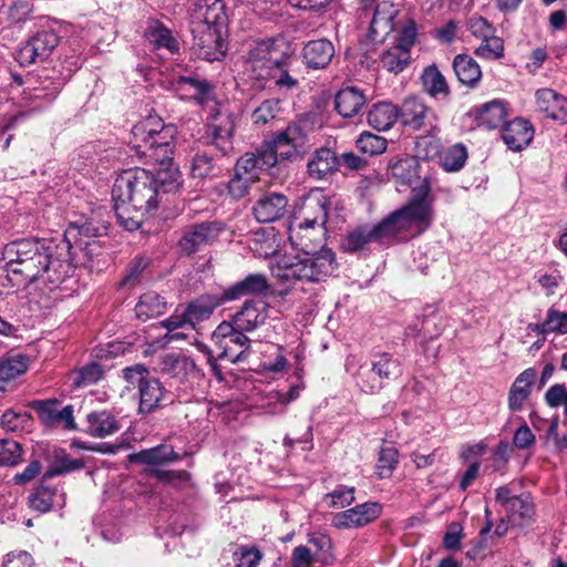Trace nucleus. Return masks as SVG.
<instances>
[{
  "instance_id": "nucleus-3",
  "label": "nucleus",
  "mask_w": 567,
  "mask_h": 567,
  "mask_svg": "<svg viewBox=\"0 0 567 567\" xmlns=\"http://www.w3.org/2000/svg\"><path fill=\"white\" fill-rule=\"evenodd\" d=\"M291 245L298 250L296 255L285 254L271 266L272 276L282 284L322 282L337 269L336 254L324 246L316 249L308 236L299 231L289 235Z\"/></svg>"
},
{
  "instance_id": "nucleus-8",
  "label": "nucleus",
  "mask_w": 567,
  "mask_h": 567,
  "mask_svg": "<svg viewBox=\"0 0 567 567\" xmlns=\"http://www.w3.org/2000/svg\"><path fill=\"white\" fill-rule=\"evenodd\" d=\"M109 224L106 221L96 220L94 218L87 219L81 224L73 223L65 231V236L61 241H68L71 246V240L74 246L81 249L85 256L91 258L95 254L94 238L106 236Z\"/></svg>"
},
{
  "instance_id": "nucleus-52",
  "label": "nucleus",
  "mask_w": 567,
  "mask_h": 567,
  "mask_svg": "<svg viewBox=\"0 0 567 567\" xmlns=\"http://www.w3.org/2000/svg\"><path fill=\"white\" fill-rule=\"evenodd\" d=\"M357 147L370 156L382 154L386 150V140L370 132H363L357 140Z\"/></svg>"
},
{
  "instance_id": "nucleus-54",
  "label": "nucleus",
  "mask_w": 567,
  "mask_h": 567,
  "mask_svg": "<svg viewBox=\"0 0 567 567\" xmlns=\"http://www.w3.org/2000/svg\"><path fill=\"white\" fill-rule=\"evenodd\" d=\"M399 452L394 447L381 449L377 463V474L380 478H386L392 475L398 464Z\"/></svg>"
},
{
  "instance_id": "nucleus-28",
  "label": "nucleus",
  "mask_w": 567,
  "mask_h": 567,
  "mask_svg": "<svg viewBox=\"0 0 567 567\" xmlns=\"http://www.w3.org/2000/svg\"><path fill=\"white\" fill-rule=\"evenodd\" d=\"M235 327L245 332L255 330L264 324L268 318L266 303L262 301L247 300L239 311L234 315Z\"/></svg>"
},
{
  "instance_id": "nucleus-9",
  "label": "nucleus",
  "mask_w": 567,
  "mask_h": 567,
  "mask_svg": "<svg viewBox=\"0 0 567 567\" xmlns=\"http://www.w3.org/2000/svg\"><path fill=\"white\" fill-rule=\"evenodd\" d=\"M223 230L224 225L220 221L193 224L185 228L178 243L179 248L184 254L193 255L214 243Z\"/></svg>"
},
{
  "instance_id": "nucleus-25",
  "label": "nucleus",
  "mask_w": 567,
  "mask_h": 567,
  "mask_svg": "<svg viewBox=\"0 0 567 567\" xmlns=\"http://www.w3.org/2000/svg\"><path fill=\"white\" fill-rule=\"evenodd\" d=\"M334 45L330 40H311L303 45L302 61L309 69H326L334 56Z\"/></svg>"
},
{
  "instance_id": "nucleus-21",
  "label": "nucleus",
  "mask_w": 567,
  "mask_h": 567,
  "mask_svg": "<svg viewBox=\"0 0 567 567\" xmlns=\"http://www.w3.org/2000/svg\"><path fill=\"white\" fill-rule=\"evenodd\" d=\"M226 299L221 293H205L192 300L185 308L186 321L194 329L197 323L210 318L215 309L226 303Z\"/></svg>"
},
{
  "instance_id": "nucleus-39",
  "label": "nucleus",
  "mask_w": 567,
  "mask_h": 567,
  "mask_svg": "<svg viewBox=\"0 0 567 567\" xmlns=\"http://www.w3.org/2000/svg\"><path fill=\"white\" fill-rule=\"evenodd\" d=\"M162 373L172 378L183 379L195 372L196 364L193 359L182 353H167L161 358Z\"/></svg>"
},
{
  "instance_id": "nucleus-47",
  "label": "nucleus",
  "mask_w": 567,
  "mask_h": 567,
  "mask_svg": "<svg viewBox=\"0 0 567 567\" xmlns=\"http://www.w3.org/2000/svg\"><path fill=\"white\" fill-rule=\"evenodd\" d=\"M65 80L54 70H44L31 79V85L45 92L49 100H55Z\"/></svg>"
},
{
  "instance_id": "nucleus-10",
  "label": "nucleus",
  "mask_w": 567,
  "mask_h": 567,
  "mask_svg": "<svg viewBox=\"0 0 567 567\" xmlns=\"http://www.w3.org/2000/svg\"><path fill=\"white\" fill-rule=\"evenodd\" d=\"M227 14L223 0H197L192 13V28L204 30H226Z\"/></svg>"
},
{
  "instance_id": "nucleus-45",
  "label": "nucleus",
  "mask_w": 567,
  "mask_h": 567,
  "mask_svg": "<svg viewBox=\"0 0 567 567\" xmlns=\"http://www.w3.org/2000/svg\"><path fill=\"white\" fill-rule=\"evenodd\" d=\"M145 38L156 49H167L171 53L179 50L178 42L173 38L171 31L157 21L147 27Z\"/></svg>"
},
{
  "instance_id": "nucleus-4",
  "label": "nucleus",
  "mask_w": 567,
  "mask_h": 567,
  "mask_svg": "<svg viewBox=\"0 0 567 567\" xmlns=\"http://www.w3.org/2000/svg\"><path fill=\"white\" fill-rule=\"evenodd\" d=\"M122 378L127 389L136 388L138 395V414H151L173 402L171 393L156 377L151 374L148 368L135 363L122 370Z\"/></svg>"
},
{
  "instance_id": "nucleus-2",
  "label": "nucleus",
  "mask_w": 567,
  "mask_h": 567,
  "mask_svg": "<svg viewBox=\"0 0 567 567\" xmlns=\"http://www.w3.org/2000/svg\"><path fill=\"white\" fill-rule=\"evenodd\" d=\"M2 258L8 280L18 287L40 281L53 290L75 271L68 241L38 237L14 240L4 246Z\"/></svg>"
},
{
  "instance_id": "nucleus-19",
  "label": "nucleus",
  "mask_w": 567,
  "mask_h": 567,
  "mask_svg": "<svg viewBox=\"0 0 567 567\" xmlns=\"http://www.w3.org/2000/svg\"><path fill=\"white\" fill-rule=\"evenodd\" d=\"M280 141L286 143V145L289 143L292 145L291 151L280 153L282 161H299L303 158L311 147L309 135L299 123H291L285 131L278 132L277 143L280 144Z\"/></svg>"
},
{
  "instance_id": "nucleus-35",
  "label": "nucleus",
  "mask_w": 567,
  "mask_h": 567,
  "mask_svg": "<svg viewBox=\"0 0 567 567\" xmlns=\"http://www.w3.org/2000/svg\"><path fill=\"white\" fill-rule=\"evenodd\" d=\"M30 359L23 353H9L0 359V393L6 391V384L24 374L29 369Z\"/></svg>"
},
{
  "instance_id": "nucleus-57",
  "label": "nucleus",
  "mask_w": 567,
  "mask_h": 567,
  "mask_svg": "<svg viewBox=\"0 0 567 567\" xmlns=\"http://www.w3.org/2000/svg\"><path fill=\"white\" fill-rule=\"evenodd\" d=\"M261 559L262 554L256 546H239L234 553L237 567H257Z\"/></svg>"
},
{
  "instance_id": "nucleus-53",
  "label": "nucleus",
  "mask_w": 567,
  "mask_h": 567,
  "mask_svg": "<svg viewBox=\"0 0 567 567\" xmlns=\"http://www.w3.org/2000/svg\"><path fill=\"white\" fill-rule=\"evenodd\" d=\"M474 53L485 60H497L504 55V41L495 34L483 39Z\"/></svg>"
},
{
  "instance_id": "nucleus-38",
  "label": "nucleus",
  "mask_w": 567,
  "mask_h": 567,
  "mask_svg": "<svg viewBox=\"0 0 567 567\" xmlns=\"http://www.w3.org/2000/svg\"><path fill=\"white\" fill-rule=\"evenodd\" d=\"M365 104L364 94L355 87H346L334 97V109L342 117H352Z\"/></svg>"
},
{
  "instance_id": "nucleus-62",
  "label": "nucleus",
  "mask_w": 567,
  "mask_h": 567,
  "mask_svg": "<svg viewBox=\"0 0 567 567\" xmlns=\"http://www.w3.org/2000/svg\"><path fill=\"white\" fill-rule=\"evenodd\" d=\"M23 100L28 102L32 110H41L49 106L54 100H49L45 92L37 89L33 85L28 86L23 92Z\"/></svg>"
},
{
  "instance_id": "nucleus-48",
  "label": "nucleus",
  "mask_w": 567,
  "mask_h": 567,
  "mask_svg": "<svg viewBox=\"0 0 567 567\" xmlns=\"http://www.w3.org/2000/svg\"><path fill=\"white\" fill-rule=\"evenodd\" d=\"M281 112L280 100L272 97L262 101L251 113L255 125H266L277 118Z\"/></svg>"
},
{
  "instance_id": "nucleus-23",
  "label": "nucleus",
  "mask_w": 567,
  "mask_h": 567,
  "mask_svg": "<svg viewBox=\"0 0 567 567\" xmlns=\"http://www.w3.org/2000/svg\"><path fill=\"white\" fill-rule=\"evenodd\" d=\"M270 286L264 274H249L244 279L227 287L223 295L227 302L248 296L265 295Z\"/></svg>"
},
{
  "instance_id": "nucleus-15",
  "label": "nucleus",
  "mask_w": 567,
  "mask_h": 567,
  "mask_svg": "<svg viewBox=\"0 0 567 567\" xmlns=\"http://www.w3.org/2000/svg\"><path fill=\"white\" fill-rule=\"evenodd\" d=\"M433 111L420 99L408 97L399 107V122L411 131H420L427 125L433 127Z\"/></svg>"
},
{
  "instance_id": "nucleus-34",
  "label": "nucleus",
  "mask_w": 567,
  "mask_h": 567,
  "mask_svg": "<svg viewBox=\"0 0 567 567\" xmlns=\"http://www.w3.org/2000/svg\"><path fill=\"white\" fill-rule=\"evenodd\" d=\"M250 352V339L240 330L233 338L225 341L219 348L217 360H227L230 363L247 361Z\"/></svg>"
},
{
  "instance_id": "nucleus-17",
  "label": "nucleus",
  "mask_w": 567,
  "mask_h": 567,
  "mask_svg": "<svg viewBox=\"0 0 567 567\" xmlns=\"http://www.w3.org/2000/svg\"><path fill=\"white\" fill-rule=\"evenodd\" d=\"M32 409L38 413L40 421L47 426L62 425L65 430H75L73 406L66 405L59 410L58 400L33 401Z\"/></svg>"
},
{
  "instance_id": "nucleus-51",
  "label": "nucleus",
  "mask_w": 567,
  "mask_h": 567,
  "mask_svg": "<svg viewBox=\"0 0 567 567\" xmlns=\"http://www.w3.org/2000/svg\"><path fill=\"white\" fill-rule=\"evenodd\" d=\"M466 159V147L463 144H455L442 155L441 165L446 172H457L464 166Z\"/></svg>"
},
{
  "instance_id": "nucleus-13",
  "label": "nucleus",
  "mask_w": 567,
  "mask_h": 567,
  "mask_svg": "<svg viewBox=\"0 0 567 567\" xmlns=\"http://www.w3.org/2000/svg\"><path fill=\"white\" fill-rule=\"evenodd\" d=\"M282 53L275 47L271 39L255 42L247 52V65L257 80L282 58Z\"/></svg>"
},
{
  "instance_id": "nucleus-27",
  "label": "nucleus",
  "mask_w": 567,
  "mask_h": 567,
  "mask_svg": "<svg viewBox=\"0 0 567 567\" xmlns=\"http://www.w3.org/2000/svg\"><path fill=\"white\" fill-rule=\"evenodd\" d=\"M233 124L229 120L223 123H209L205 134L202 136L203 144L213 147L220 156H227L234 151Z\"/></svg>"
},
{
  "instance_id": "nucleus-40",
  "label": "nucleus",
  "mask_w": 567,
  "mask_h": 567,
  "mask_svg": "<svg viewBox=\"0 0 567 567\" xmlns=\"http://www.w3.org/2000/svg\"><path fill=\"white\" fill-rule=\"evenodd\" d=\"M167 302L155 291H147L140 297L135 306L136 317L142 321L159 317L166 311Z\"/></svg>"
},
{
  "instance_id": "nucleus-31",
  "label": "nucleus",
  "mask_w": 567,
  "mask_h": 567,
  "mask_svg": "<svg viewBox=\"0 0 567 567\" xmlns=\"http://www.w3.org/2000/svg\"><path fill=\"white\" fill-rule=\"evenodd\" d=\"M260 80L270 82L274 84V89L280 93L292 92L299 86V81L297 78L291 75L288 59L284 55L276 64L268 68V71L265 74H261Z\"/></svg>"
},
{
  "instance_id": "nucleus-37",
  "label": "nucleus",
  "mask_w": 567,
  "mask_h": 567,
  "mask_svg": "<svg viewBox=\"0 0 567 567\" xmlns=\"http://www.w3.org/2000/svg\"><path fill=\"white\" fill-rule=\"evenodd\" d=\"M368 123L377 131H388L399 121V107L390 102H379L368 112Z\"/></svg>"
},
{
  "instance_id": "nucleus-33",
  "label": "nucleus",
  "mask_w": 567,
  "mask_h": 567,
  "mask_svg": "<svg viewBox=\"0 0 567 567\" xmlns=\"http://www.w3.org/2000/svg\"><path fill=\"white\" fill-rule=\"evenodd\" d=\"M536 372L534 369L524 370L514 381L508 391V409L517 412L523 409L524 403L532 393Z\"/></svg>"
},
{
  "instance_id": "nucleus-50",
  "label": "nucleus",
  "mask_w": 567,
  "mask_h": 567,
  "mask_svg": "<svg viewBox=\"0 0 567 567\" xmlns=\"http://www.w3.org/2000/svg\"><path fill=\"white\" fill-rule=\"evenodd\" d=\"M513 523L522 524L534 515V505L528 494H522L512 501L511 506L506 511Z\"/></svg>"
},
{
  "instance_id": "nucleus-64",
  "label": "nucleus",
  "mask_w": 567,
  "mask_h": 567,
  "mask_svg": "<svg viewBox=\"0 0 567 567\" xmlns=\"http://www.w3.org/2000/svg\"><path fill=\"white\" fill-rule=\"evenodd\" d=\"M317 560V553H312L307 546L299 545L291 554V567H311Z\"/></svg>"
},
{
  "instance_id": "nucleus-41",
  "label": "nucleus",
  "mask_w": 567,
  "mask_h": 567,
  "mask_svg": "<svg viewBox=\"0 0 567 567\" xmlns=\"http://www.w3.org/2000/svg\"><path fill=\"white\" fill-rule=\"evenodd\" d=\"M421 83L423 90L431 97H437L440 95L447 97L451 93L445 76L442 74V72L437 69L435 64L424 68L421 74Z\"/></svg>"
},
{
  "instance_id": "nucleus-59",
  "label": "nucleus",
  "mask_w": 567,
  "mask_h": 567,
  "mask_svg": "<svg viewBox=\"0 0 567 567\" xmlns=\"http://www.w3.org/2000/svg\"><path fill=\"white\" fill-rule=\"evenodd\" d=\"M84 466V462L81 458H73L70 455H62L55 460L53 465L51 466L48 475H61L64 473H70L76 470H80Z\"/></svg>"
},
{
  "instance_id": "nucleus-24",
  "label": "nucleus",
  "mask_w": 567,
  "mask_h": 567,
  "mask_svg": "<svg viewBox=\"0 0 567 567\" xmlns=\"http://www.w3.org/2000/svg\"><path fill=\"white\" fill-rule=\"evenodd\" d=\"M534 128L529 121L516 117L506 122L502 130V138L507 147L514 152H519L533 141Z\"/></svg>"
},
{
  "instance_id": "nucleus-36",
  "label": "nucleus",
  "mask_w": 567,
  "mask_h": 567,
  "mask_svg": "<svg viewBox=\"0 0 567 567\" xmlns=\"http://www.w3.org/2000/svg\"><path fill=\"white\" fill-rule=\"evenodd\" d=\"M65 494L55 486H48L41 483L29 496L30 506L40 512L47 513L54 505L63 506Z\"/></svg>"
},
{
  "instance_id": "nucleus-16",
  "label": "nucleus",
  "mask_w": 567,
  "mask_h": 567,
  "mask_svg": "<svg viewBox=\"0 0 567 567\" xmlns=\"http://www.w3.org/2000/svg\"><path fill=\"white\" fill-rule=\"evenodd\" d=\"M398 10L389 1H382L373 9L369 19H364L368 24V38L372 42H383L385 37L394 29V18Z\"/></svg>"
},
{
  "instance_id": "nucleus-6",
  "label": "nucleus",
  "mask_w": 567,
  "mask_h": 567,
  "mask_svg": "<svg viewBox=\"0 0 567 567\" xmlns=\"http://www.w3.org/2000/svg\"><path fill=\"white\" fill-rule=\"evenodd\" d=\"M401 373V363L398 359L389 352H378L358 368L354 380L362 392L374 394L389 381L398 379Z\"/></svg>"
},
{
  "instance_id": "nucleus-61",
  "label": "nucleus",
  "mask_w": 567,
  "mask_h": 567,
  "mask_svg": "<svg viewBox=\"0 0 567 567\" xmlns=\"http://www.w3.org/2000/svg\"><path fill=\"white\" fill-rule=\"evenodd\" d=\"M326 498H331V507H346L354 502V487L338 486Z\"/></svg>"
},
{
  "instance_id": "nucleus-55",
  "label": "nucleus",
  "mask_w": 567,
  "mask_h": 567,
  "mask_svg": "<svg viewBox=\"0 0 567 567\" xmlns=\"http://www.w3.org/2000/svg\"><path fill=\"white\" fill-rule=\"evenodd\" d=\"M103 368L97 362H91L82 367L74 379V385L78 388L95 384L103 378Z\"/></svg>"
},
{
  "instance_id": "nucleus-42",
  "label": "nucleus",
  "mask_w": 567,
  "mask_h": 567,
  "mask_svg": "<svg viewBox=\"0 0 567 567\" xmlns=\"http://www.w3.org/2000/svg\"><path fill=\"white\" fill-rule=\"evenodd\" d=\"M528 329L538 336L550 332L567 334V311L563 312L551 307L544 322L529 323Z\"/></svg>"
},
{
  "instance_id": "nucleus-43",
  "label": "nucleus",
  "mask_w": 567,
  "mask_h": 567,
  "mask_svg": "<svg viewBox=\"0 0 567 567\" xmlns=\"http://www.w3.org/2000/svg\"><path fill=\"white\" fill-rule=\"evenodd\" d=\"M133 460L144 465H162L181 460L172 446L157 445L153 449L143 450L133 456Z\"/></svg>"
},
{
  "instance_id": "nucleus-63",
  "label": "nucleus",
  "mask_w": 567,
  "mask_h": 567,
  "mask_svg": "<svg viewBox=\"0 0 567 567\" xmlns=\"http://www.w3.org/2000/svg\"><path fill=\"white\" fill-rule=\"evenodd\" d=\"M470 32L483 40L495 33L494 27L483 17H472L467 22Z\"/></svg>"
},
{
  "instance_id": "nucleus-58",
  "label": "nucleus",
  "mask_w": 567,
  "mask_h": 567,
  "mask_svg": "<svg viewBox=\"0 0 567 567\" xmlns=\"http://www.w3.org/2000/svg\"><path fill=\"white\" fill-rule=\"evenodd\" d=\"M31 421V414L27 411L16 412L7 410L1 416V425L10 432L23 430Z\"/></svg>"
},
{
  "instance_id": "nucleus-60",
  "label": "nucleus",
  "mask_w": 567,
  "mask_h": 567,
  "mask_svg": "<svg viewBox=\"0 0 567 567\" xmlns=\"http://www.w3.org/2000/svg\"><path fill=\"white\" fill-rule=\"evenodd\" d=\"M417 162L415 158H405L395 163L392 167L393 175L400 177L403 183L411 184L416 177Z\"/></svg>"
},
{
  "instance_id": "nucleus-11",
  "label": "nucleus",
  "mask_w": 567,
  "mask_h": 567,
  "mask_svg": "<svg viewBox=\"0 0 567 567\" xmlns=\"http://www.w3.org/2000/svg\"><path fill=\"white\" fill-rule=\"evenodd\" d=\"M169 86L182 100H195L198 104L210 100L214 91L209 81L193 72L174 75L169 80Z\"/></svg>"
},
{
  "instance_id": "nucleus-18",
  "label": "nucleus",
  "mask_w": 567,
  "mask_h": 567,
  "mask_svg": "<svg viewBox=\"0 0 567 567\" xmlns=\"http://www.w3.org/2000/svg\"><path fill=\"white\" fill-rule=\"evenodd\" d=\"M275 167V156L266 151L264 144L255 152H247L240 156L235 165V172L248 177L250 181H258L259 174Z\"/></svg>"
},
{
  "instance_id": "nucleus-5",
  "label": "nucleus",
  "mask_w": 567,
  "mask_h": 567,
  "mask_svg": "<svg viewBox=\"0 0 567 567\" xmlns=\"http://www.w3.org/2000/svg\"><path fill=\"white\" fill-rule=\"evenodd\" d=\"M432 219V204L426 195H422L414 198L409 205L389 214L380 223L373 225V228L381 243L410 230L415 223L429 227Z\"/></svg>"
},
{
  "instance_id": "nucleus-1",
  "label": "nucleus",
  "mask_w": 567,
  "mask_h": 567,
  "mask_svg": "<svg viewBox=\"0 0 567 567\" xmlns=\"http://www.w3.org/2000/svg\"><path fill=\"white\" fill-rule=\"evenodd\" d=\"M177 127L148 117L132 127L128 146L145 164L158 165L155 172L135 167L122 172L112 187V200L118 223L136 230L142 217L158 207L164 194L182 185L179 169L173 164Z\"/></svg>"
},
{
  "instance_id": "nucleus-32",
  "label": "nucleus",
  "mask_w": 567,
  "mask_h": 567,
  "mask_svg": "<svg viewBox=\"0 0 567 567\" xmlns=\"http://www.w3.org/2000/svg\"><path fill=\"white\" fill-rule=\"evenodd\" d=\"M453 70L460 83L468 89H476L482 80V70L474 58L457 54L453 59Z\"/></svg>"
},
{
  "instance_id": "nucleus-46",
  "label": "nucleus",
  "mask_w": 567,
  "mask_h": 567,
  "mask_svg": "<svg viewBox=\"0 0 567 567\" xmlns=\"http://www.w3.org/2000/svg\"><path fill=\"white\" fill-rule=\"evenodd\" d=\"M380 61L386 71L399 74L411 62V51L394 44L381 54Z\"/></svg>"
},
{
  "instance_id": "nucleus-20",
  "label": "nucleus",
  "mask_w": 567,
  "mask_h": 567,
  "mask_svg": "<svg viewBox=\"0 0 567 567\" xmlns=\"http://www.w3.org/2000/svg\"><path fill=\"white\" fill-rule=\"evenodd\" d=\"M288 198L286 195L271 192L261 195L252 207V214L259 223H272L282 218L287 213Z\"/></svg>"
},
{
  "instance_id": "nucleus-49",
  "label": "nucleus",
  "mask_w": 567,
  "mask_h": 567,
  "mask_svg": "<svg viewBox=\"0 0 567 567\" xmlns=\"http://www.w3.org/2000/svg\"><path fill=\"white\" fill-rule=\"evenodd\" d=\"M24 450L11 439H0V466L14 467L23 461Z\"/></svg>"
},
{
  "instance_id": "nucleus-44",
  "label": "nucleus",
  "mask_w": 567,
  "mask_h": 567,
  "mask_svg": "<svg viewBox=\"0 0 567 567\" xmlns=\"http://www.w3.org/2000/svg\"><path fill=\"white\" fill-rule=\"evenodd\" d=\"M371 243H380L373 226H359L348 234L343 240V248L350 252L365 249Z\"/></svg>"
},
{
  "instance_id": "nucleus-12",
  "label": "nucleus",
  "mask_w": 567,
  "mask_h": 567,
  "mask_svg": "<svg viewBox=\"0 0 567 567\" xmlns=\"http://www.w3.org/2000/svg\"><path fill=\"white\" fill-rule=\"evenodd\" d=\"M382 505L378 502H365L333 515L331 525L336 528H361L380 517Z\"/></svg>"
},
{
  "instance_id": "nucleus-30",
  "label": "nucleus",
  "mask_w": 567,
  "mask_h": 567,
  "mask_svg": "<svg viewBox=\"0 0 567 567\" xmlns=\"http://www.w3.org/2000/svg\"><path fill=\"white\" fill-rule=\"evenodd\" d=\"M471 114L474 115L477 126L486 130H495L506 124L507 111L505 104L498 100L487 102L473 109Z\"/></svg>"
},
{
  "instance_id": "nucleus-29",
  "label": "nucleus",
  "mask_w": 567,
  "mask_h": 567,
  "mask_svg": "<svg viewBox=\"0 0 567 567\" xmlns=\"http://www.w3.org/2000/svg\"><path fill=\"white\" fill-rule=\"evenodd\" d=\"M120 430V420L109 410L93 411L86 415L85 432L93 437L104 439Z\"/></svg>"
},
{
  "instance_id": "nucleus-56",
  "label": "nucleus",
  "mask_w": 567,
  "mask_h": 567,
  "mask_svg": "<svg viewBox=\"0 0 567 567\" xmlns=\"http://www.w3.org/2000/svg\"><path fill=\"white\" fill-rule=\"evenodd\" d=\"M214 154L207 151H197L192 159L190 173L195 178H204L208 176L213 168Z\"/></svg>"
},
{
  "instance_id": "nucleus-14",
  "label": "nucleus",
  "mask_w": 567,
  "mask_h": 567,
  "mask_svg": "<svg viewBox=\"0 0 567 567\" xmlns=\"http://www.w3.org/2000/svg\"><path fill=\"white\" fill-rule=\"evenodd\" d=\"M194 38V49L199 59L213 62L219 61L226 53V45L224 42L225 30H204L197 32L192 28Z\"/></svg>"
},
{
  "instance_id": "nucleus-22",
  "label": "nucleus",
  "mask_w": 567,
  "mask_h": 567,
  "mask_svg": "<svg viewBox=\"0 0 567 567\" xmlns=\"http://www.w3.org/2000/svg\"><path fill=\"white\" fill-rule=\"evenodd\" d=\"M303 220L298 224V227H290L292 231H299V236H308L302 231L315 229L316 226L323 227L328 220V199L326 196L311 197L303 206Z\"/></svg>"
},
{
  "instance_id": "nucleus-7",
  "label": "nucleus",
  "mask_w": 567,
  "mask_h": 567,
  "mask_svg": "<svg viewBox=\"0 0 567 567\" xmlns=\"http://www.w3.org/2000/svg\"><path fill=\"white\" fill-rule=\"evenodd\" d=\"M60 43L59 34L52 29L34 33L17 52L16 60L27 66L48 59Z\"/></svg>"
},
{
  "instance_id": "nucleus-26",
  "label": "nucleus",
  "mask_w": 567,
  "mask_h": 567,
  "mask_svg": "<svg viewBox=\"0 0 567 567\" xmlns=\"http://www.w3.org/2000/svg\"><path fill=\"white\" fill-rule=\"evenodd\" d=\"M339 166V157L327 147L316 150L307 163L308 175L316 181L328 179Z\"/></svg>"
}]
</instances>
